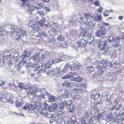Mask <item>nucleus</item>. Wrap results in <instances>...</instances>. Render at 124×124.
<instances>
[{"instance_id": "30", "label": "nucleus", "mask_w": 124, "mask_h": 124, "mask_svg": "<svg viewBox=\"0 0 124 124\" xmlns=\"http://www.w3.org/2000/svg\"><path fill=\"white\" fill-rule=\"evenodd\" d=\"M57 39L60 41H62L64 40V38L62 35H59L58 36Z\"/></svg>"}, {"instance_id": "5", "label": "nucleus", "mask_w": 124, "mask_h": 124, "mask_svg": "<svg viewBox=\"0 0 124 124\" xmlns=\"http://www.w3.org/2000/svg\"><path fill=\"white\" fill-rule=\"evenodd\" d=\"M107 33L106 29L105 28H104L97 30L95 32V35L98 37H101L106 34Z\"/></svg>"}, {"instance_id": "54", "label": "nucleus", "mask_w": 124, "mask_h": 124, "mask_svg": "<svg viewBox=\"0 0 124 124\" xmlns=\"http://www.w3.org/2000/svg\"><path fill=\"white\" fill-rule=\"evenodd\" d=\"M28 108V107L27 106H25L23 107V109H26Z\"/></svg>"}, {"instance_id": "51", "label": "nucleus", "mask_w": 124, "mask_h": 124, "mask_svg": "<svg viewBox=\"0 0 124 124\" xmlns=\"http://www.w3.org/2000/svg\"><path fill=\"white\" fill-rule=\"evenodd\" d=\"M43 1L44 2H46V3H48L49 2L50 0H41Z\"/></svg>"}, {"instance_id": "15", "label": "nucleus", "mask_w": 124, "mask_h": 124, "mask_svg": "<svg viewBox=\"0 0 124 124\" xmlns=\"http://www.w3.org/2000/svg\"><path fill=\"white\" fill-rule=\"evenodd\" d=\"M106 117L107 120L109 121L112 120L114 118L112 113L111 112H110L108 114V115H107Z\"/></svg>"}, {"instance_id": "58", "label": "nucleus", "mask_w": 124, "mask_h": 124, "mask_svg": "<svg viewBox=\"0 0 124 124\" xmlns=\"http://www.w3.org/2000/svg\"><path fill=\"white\" fill-rule=\"evenodd\" d=\"M50 61H49V62H47L46 63V64H45V66H46V65H48V64H49L50 63Z\"/></svg>"}, {"instance_id": "36", "label": "nucleus", "mask_w": 124, "mask_h": 124, "mask_svg": "<svg viewBox=\"0 0 124 124\" xmlns=\"http://www.w3.org/2000/svg\"><path fill=\"white\" fill-rule=\"evenodd\" d=\"M33 107L32 105L30 104L28 106V108L29 110H33L34 109L32 108Z\"/></svg>"}, {"instance_id": "37", "label": "nucleus", "mask_w": 124, "mask_h": 124, "mask_svg": "<svg viewBox=\"0 0 124 124\" xmlns=\"http://www.w3.org/2000/svg\"><path fill=\"white\" fill-rule=\"evenodd\" d=\"M71 70L74 71L77 69V68L76 66L75 65H73L71 67Z\"/></svg>"}, {"instance_id": "11", "label": "nucleus", "mask_w": 124, "mask_h": 124, "mask_svg": "<svg viewBox=\"0 0 124 124\" xmlns=\"http://www.w3.org/2000/svg\"><path fill=\"white\" fill-rule=\"evenodd\" d=\"M33 66L34 68L33 70L34 71H36L38 70L41 67H42V64L41 63H36V64H33Z\"/></svg>"}, {"instance_id": "61", "label": "nucleus", "mask_w": 124, "mask_h": 124, "mask_svg": "<svg viewBox=\"0 0 124 124\" xmlns=\"http://www.w3.org/2000/svg\"><path fill=\"white\" fill-rule=\"evenodd\" d=\"M66 83H63L62 84V85L63 86H66Z\"/></svg>"}, {"instance_id": "21", "label": "nucleus", "mask_w": 124, "mask_h": 124, "mask_svg": "<svg viewBox=\"0 0 124 124\" xmlns=\"http://www.w3.org/2000/svg\"><path fill=\"white\" fill-rule=\"evenodd\" d=\"M84 16L87 19V20L92 17V16L90 14L86 13H85Z\"/></svg>"}, {"instance_id": "62", "label": "nucleus", "mask_w": 124, "mask_h": 124, "mask_svg": "<svg viewBox=\"0 0 124 124\" xmlns=\"http://www.w3.org/2000/svg\"><path fill=\"white\" fill-rule=\"evenodd\" d=\"M8 85L10 87H11L12 86H13V85L12 84L10 83L8 84Z\"/></svg>"}, {"instance_id": "1", "label": "nucleus", "mask_w": 124, "mask_h": 124, "mask_svg": "<svg viewBox=\"0 0 124 124\" xmlns=\"http://www.w3.org/2000/svg\"><path fill=\"white\" fill-rule=\"evenodd\" d=\"M108 66L112 67L111 62L109 61L107 62L105 60L102 61L96 67V69L99 70L93 75L95 78H97L98 77L101 75L105 70V69L104 68L105 67Z\"/></svg>"}, {"instance_id": "49", "label": "nucleus", "mask_w": 124, "mask_h": 124, "mask_svg": "<svg viewBox=\"0 0 124 124\" xmlns=\"http://www.w3.org/2000/svg\"><path fill=\"white\" fill-rule=\"evenodd\" d=\"M29 124H40L39 123H37L36 124L35 122H31L29 123Z\"/></svg>"}, {"instance_id": "16", "label": "nucleus", "mask_w": 124, "mask_h": 124, "mask_svg": "<svg viewBox=\"0 0 124 124\" xmlns=\"http://www.w3.org/2000/svg\"><path fill=\"white\" fill-rule=\"evenodd\" d=\"M23 102L22 101L19 102L18 101H16V107H18L23 105Z\"/></svg>"}, {"instance_id": "32", "label": "nucleus", "mask_w": 124, "mask_h": 124, "mask_svg": "<svg viewBox=\"0 0 124 124\" xmlns=\"http://www.w3.org/2000/svg\"><path fill=\"white\" fill-rule=\"evenodd\" d=\"M62 96L64 98H67L69 96V94L68 93H65L63 94Z\"/></svg>"}, {"instance_id": "45", "label": "nucleus", "mask_w": 124, "mask_h": 124, "mask_svg": "<svg viewBox=\"0 0 124 124\" xmlns=\"http://www.w3.org/2000/svg\"><path fill=\"white\" fill-rule=\"evenodd\" d=\"M38 13L41 16L44 15H45V14L43 12L38 11Z\"/></svg>"}, {"instance_id": "2", "label": "nucleus", "mask_w": 124, "mask_h": 124, "mask_svg": "<svg viewBox=\"0 0 124 124\" xmlns=\"http://www.w3.org/2000/svg\"><path fill=\"white\" fill-rule=\"evenodd\" d=\"M101 95L99 93L96 94H93L91 96L92 99H93L95 103H94V106L93 107V109L94 110L96 109L98 105L100 104L102 98H100Z\"/></svg>"}, {"instance_id": "9", "label": "nucleus", "mask_w": 124, "mask_h": 124, "mask_svg": "<svg viewBox=\"0 0 124 124\" xmlns=\"http://www.w3.org/2000/svg\"><path fill=\"white\" fill-rule=\"evenodd\" d=\"M57 104L56 103H54L49 105L48 108V111L50 112L53 111L57 107Z\"/></svg>"}, {"instance_id": "28", "label": "nucleus", "mask_w": 124, "mask_h": 124, "mask_svg": "<svg viewBox=\"0 0 124 124\" xmlns=\"http://www.w3.org/2000/svg\"><path fill=\"white\" fill-rule=\"evenodd\" d=\"M38 23H39L38 25H39L40 26H42L44 23V22L43 20H41L38 21Z\"/></svg>"}, {"instance_id": "57", "label": "nucleus", "mask_w": 124, "mask_h": 124, "mask_svg": "<svg viewBox=\"0 0 124 124\" xmlns=\"http://www.w3.org/2000/svg\"><path fill=\"white\" fill-rule=\"evenodd\" d=\"M121 39H124V36L123 35H121Z\"/></svg>"}, {"instance_id": "22", "label": "nucleus", "mask_w": 124, "mask_h": 124, "mask_svg": "<svg viewBox=\"0 0 124 124\" xmlns=\"http://www.w3.org/2000/svg\"><path fill=\"white\" fill-rule=\"evenodd\" d=\"M93 41H94L96 42L98 44H101L102 42L101 41V39H97V40H93L91 42H89V43L90 44H92L91 42H93Z\"/></svg>"}, {"instance_id": "43", "label": "nucleus", "mask_w": 124, "mask_h": 124, "mask_svg": "<svg viewBox=\"0 0 124 124\" xmlns=\"http://www.w3.org/2000/svg\"><path fill=\"white\" fill-rule=\"evenodd\" d=\"M80 19V21H78V22L81 23H83V18L82 17H81Z\"/></svg>"}, {"instance_id": "13", "label": "nucleus", "mask_w": 124, "mask_h": 124, "mask_svg": "<svg viewBox=\"0 0 124 124\" xmlns=\"http://www.w3.org/2000/svg\"><path fill=\"white\" fill-rule=\"evenodd\" d=\"M106 44L105 42H104L103 44H101V43L99 44L98 46V47L100 49L101 51L105 50L106 46Z\"/></svg>"}, {"instance_id": "60", "label": "nucleus", "mask_w": 124, "mask_h": 124, "mask_svg": "<svg viewBox=\"0 0 124 124\" xmlns=\"http://www.w3.org/2000/svg\"><path fill=\"white\" fill-rule=\"evenodd\" d=\"M103 15H104V16L105 17L107 16H108L109 15L108 14H106L105 13H103Z\"/></svg>"}, {"instance_id": "41", "label": "nucleus", "mask_w": 124, "mask_h": 124, "mask_svg": "<svg viewBox=\"0 0 124 124\" xmlns=\"http://www.w3.org/2000/svg\"><path fill=\"white\" fill-rule=\"evenodd\" d=\"M5 85V83L4 82L0 81V86H3Z\"/></svg>"}, {"instance_id": "35", "label": "nucleus", "mask_w": 124, "mask_h": 124, "mask_svg": "<svg viewBox=\"0 0 124 124\" xmlns=\"http://www.w3.org/2000/svg\"><path fill=\"white\" fill-rule=\"evenodd\" d=\"M93 3L96 6H100V4L98 1L94 2Z\"/></svg>"}, {"instance_id": "34", "label": "nucleus", "mask_w": 124, "mask_h": 124, "mask_svg": "<svg viewBox=\"0 0 124 124\" xmlns=\"http://www.w3.org/2000/svg\"><path fill=\"white\" fill-rule=\"evenodd\" d=\"M24 88H28L27 89H25L28 90L29 89H30L31 88V86L29 84H27L25 86H24Z\"/></svg>"}, {"instance_id": "6", "label": "nucleus", "mask_w": 124, "mask_h": 124, "mask_svg": "<svg viewBox=\"0 0 124 124\" xmlns=\"http://www.w3.org/2000/svg\"><path fill=\"white\" fill-rule=\"evenodd\" d=\"M7 52H5L3 53V63L4 62V61L8 60L9 59H10L11 58V54L10 53L8 52V53L6 54Z\"/></svg>"}, {"instance_id": "23", "label": "nucleus", "mask_w": 124, "mask_h": 124, "mask_svg": "<svg viewBox=\"0 0 124 124\" xmlns=\"http://www.w3.org/2000/svg\"><path fill=\"white\" fill-rule=\"evenodd\" d=\"M77 85L78 86V87H82L83 88L85 89H86V86L85 84L79 83H78Z\"/></svg>"}, {"instance_id": "63", "label": "nucleus", "mask_w": 124, "mask_h": 124, "mask_svg": "<svg viewBox=\"0 0 124 124\" xmlns=\"http://www.w3.org/2000/svg\"><path fill=\"white\" fill-rule=\"evenodd\" d=\"M117 39L119 40H120V38H119V37L118 36H117Z\"/></svg>"}, {"instance_id": "53", "label": "nucleus", "mask_w": 124, "mask_h": 124, "mask_svg": "<svg viewBox=\"0 0 124 124\" xmlns=\"http://www.w3.org/2000/svg\"><path fill=\"white\" fill-rule=\"evenodd\" d=\"M21 1L23 3H25L27 2V0H21Z\"/></svg>"}, {"instance_id": "56", "label": "nucleus", "mask_w": 124, "mask_h": 124, "mask_svg": "<svg viewBox=\"0 0 124 124\" xmlns=\"http://www.w3.org/2000/svg\"><path fill=\"white\" fill-rule=\"evenodd\" d=\"M66 86H68L70 85V83H66Z\"/></svg>"}, {"instance_id": "25", "label": "nucleus", "mask_w": 124, "mask_h": 124, "mask_svg": "<svg viewBox=\"0 0 124 124\" xmlns=\"http://www.w3.org/2000/svg\"><path fill=\"white\" fill-rule=\"evenodd\" d=\"M74 106L73 105H71L69 108V111L70 112H73L74 109Z\"/></svg>"}, {"instance_id": "14", "label": "nucleus", "mask_w": 124, "mask_h": 124, "mask_svg": "<svg viewBox=\"0 0 124 124\" xmlns=\"http://www.w3.org/2000/svg\"><path fill=\"white\" fill-rule=\"evenodd\" d=\"M40 113L45 117H46L48 116L47 112L45 109L42 110L40 111Z\"/></svg>"}, {"instance_id": "4", "label": "nucleus", "mask_w": 124, "mask_h": 124, "mask_svg": "<svg viewBox=\"0 0 124 124\" xmlns=\"http://www.w3.org/2000/svg\"><path fill=\"white\" fill-rule=\"evenodd\" d=\"M76 43L78 45L77 47L84 48L86 46L87 42L84 39H81L77 41Z\"/></svg>"}, {"instance_id": "47", "label": "nucleus", "mask_w": 124, "mask_h": 124, "mask_svg": "<svg viewBox=\"0 0 124 124\" xmlns=\"http://www.w3.org/2000/svg\"><path fill=\"white\" fill-rule=\"evenodd\" d=\"M102 8L101 7H100L98 8V11L101 13L102 11Z\"/></svg>"}, {"instance_id": "20", "label": "nucleus", "mask_w": 124, "mask_h": 124, "mask_svg": "<svg viewBox=\"0 0 124 124\" xmlns=\"http://www.w3.org/2000/svg\"><path fill=\"white\" fill-rule=\"evenodd\" d=\"M39 55L38 53L34 55L33 57V59L34 61H36L39 58Z\"/></svg>"}, {"instance_id": "17", "label": "nucleus", "mask_w": 124, "mask_h": 124, "mask_svg": "<svg viewBox=\"0 0 124 124\" xmlns=\"http://www.w3.org/2000/svg\"><path fill=\"white\" fill-rule=\"evenodd\" d=\"M94 26L93 24L91 22L88 23V24L86 25V27L89 29H93Z\"/></svg>"}, {"instance_id": "39", "label": "nucleus", "mask_w": 124, "mask_h": 124, "mask_svg": "<svg viewBox=\"0 0 124 124\" xmlns=\"http://www.w3.org/2000/svg\"><path fill=\"white\" fill-rule=\"evenodd\" d=\"M46 70L45 69H40L39 70V72L42 73L43 72H45L46 71Z\"/></svg>"}, {"instance_id": "55", "label": "nucleus", "mask_w": 124, "mask_h": 124, "mask_svg": "<svg viewBox=\"0 0 124 124\" xmlns=\"http://www.w3.org/2000/svg\"><path fill=\"white\" fill-rule=\"evenodd\" d=\"M98 20H101V17L100 16H98Z\"/></svg>"}, {"instance_id": "29", "label": "nucleus", "mask_w": 124, "mask_h": 124, "mask_svg": "<svg viewBox=\"0 0 124 124\" xmlns=\"http://www.w3.org/2000/svg\"><path fill=\"white\" fill-rule=\"evenodd\" d=\"M119 115L120 116H124V109H122L120 111Z\"/></svg>"}, {"instance_id": "42", "label": "nucleus", "mask_w": 124, "mask_h": 124, "mask_svg": "<svg viewBox=\"0 0 124 124\" xmlns=\"http://www.w3.org/2000/svg\"><path fill=\"white\" fill-rule=\"evenodd\" d=\"M44 10L46 11H48L49 12L50 11V9L47 7H45L44 8Z\"/></svg>"}, {"instance_id": "24", "label": "nucleus", "mask_w": 124, "mask_h": 124, "mask_svg": "<svg viewBox=\"0 0 124 124\" xmlns=\"http://www.w3.org/2000/svg\"><path fill=\"white\" fill-rule=\"evenodd\" d=\"M18 86L19 88L20 89H27L28 88H24V85L22 83H20L18 84Z\"/></svg>"}, {"instance_id": "3", "label": "nucleus", "mask_w": 124, "mask_h": 124, "mask_svg": "<svg viewBox=\"0 0 124 124\" xmlns=\"http://www.w3.org/2000/svg\"><path fill=\"white\" fill-rule=\"evenodd\" d=\"M14 31L15 32L14 33V37L17 41H19L21 39V34L20 33L21 32V30L19 28H16L15 29Z\"/></svg>"}, {"instance_id": "48", "label": "nucleus", "mask_w": 124, "mask_h": 124, "mask_svg": "<svg viewBox=\"0 0 124 124\" xmlns=\"http://www.w3.org/2000/svg\"><path fill=\"white\" fill-rule=\"evenodd\" d=\"M118 18L120 20H122L123 18V17L122 16H120L118 17Z\"/></svg>"}, {"instance_id": "19", "label": "nucleus", "mask_w": 124, "mask_h": 124, "mask_svg": "<svg viewBox=\"0 0 124 124\" xmlns=\"http://www.w3.org/2000/svg\"><path fill=\"white\" fill-rule=\"evenodd\" d=\"M82 78L79 77H78L77 78H74L73 80L77 82H80L82 80Z\"/></svg>"}, {"instance_id": "38", "label": "nucleus", "mask_w": 124, "mask_h": 124, "mask_svg": "<svg viewBox=\"0 0 124 124\" xmlns=\"http://www.w3.org/2000/svg\"><path fill=\"white\" fill-rule=\"evenodd\" d=\"M102 117V114L100 113L98 114L97 116V118L98 119H100Z\"/></svg>"}, {"instance_id": "64", "label": "nucleus", "mask_w": 124, "mask_h": 124, "mask_svg": "<svg viewBox=\"0 0 124 124\" xmlns=\"http://www.w3.org/2000/svg\"><path fill=\"white\" fill-rule=\"evenodd\" d=\"M118 46V44H116V45H115V47H116Z\"/></svg>"}, {"instance_id": "52", "label": "nucleus", "mask_w": 124, "mask_h": 124, "mask_svg": "<svg viewBox=\"0 0 124 124\" xmlns=\"http://www.w3.org/2000/svg\"><path fill=\"white\" fill-rule=\"evenodd\" d=\"M59 106L61 109H62L64 108V106L63 104L60 105Z\"/></svg>"}, {"instance_id": "8", "label": "nucleus", "mask_w": 124, "mask_h": 124, "mask_svg": "<svg viewBox=\"0 0 124 124\" xmlns=\"http://www.w3.org/2000/svg\"><path fill=\"white\" fill-rule=\"evenodd\" d=\"M38 89L37 86L34 85L32 87H31L30 91L28 92V93L32 94L35 93L37 92Z\"/></svg>"}, {"instance_id": "40", "label": "nucleus", "mask_w": 124, "mask_h": 124, "mask_svg": "<svg viewBox=\"0 0 124 124\" xmlns=\"http://www.w3.org/2000/svg\"><path fill=\"white\" fill-rule=\"evenodd\" d=\"M54 71V70H49L48 71H47L46 72V74H47L49 75L51 74V73L53 72Z\"/></svg>"}, {"instance_id": "10", "label": "nucleus", "mask_w": 124, "mask_h": 124, "mask_svg": "<svg viewBox=\"0 0 124 124\" xmlns=\"http://www.w3.org/2000/svg\"><path fill=\"white\" fill-rule=\"evenodd\" d=\"M76 72H74L72 73L70 72V74H68L62 77V78L63 79H65L70 78L71 77L72 78L73 77V75L77 74H76Z\"/></svg>"}, {"instance_id": "31", "label": "nucleus", "mask_w": 124, "mask_h": 124, "mask_svg": "<svg viewBox=\"0 0 124 124\" xmlns=\"http://www.w3.org/2000/svg\"><path fill=\"white\" fill-rule=\"evenodd\" d=\"M72 103V101L71 100H69L67 101L66 103V105L69 106Z\"/></svg>"}, {"instance_id": "59", "label": "nucleus", "mask_w": 124, "mask_h": 124, "mask_svg": "<svg viewBox=\"0 0 124 124\" xmlns=\"http://www.w3.org/2000/svg\"><path fill=\"white\" fill-rule=\"evenodd\" d=\"M104 24L106 26H108L109 25V24L108 23H104Z\"/></svg>"}, {"instance_id": "18", "label": "nucleus", "mask_w": 124, "mask_h": 124, "mask_svg": "<svg viewBox=\"0 0 124 124\" xmlns=\"http://www.w3.org/2000/svg\"><path fill=\"white\" fill-rule=\"evenodd\" d=\"M64 70H60L58 71L57 74H58V77H59L62 76L65 73Z\"/></svg>"}, {"instance_id": "7", "label": "nucleus", "mask_w": 124, "mask_h": 124, "mask_svg": "<svg viewBox=\"0 0 124 124\" xmlns=\"http://www.w3.org/2000/svg\"><path fill=\"white\" fill-rule=\"evenodd\" d=\"M31 54V53L30 52H28L27 50H25L23 54L22 60L23 61L25 62L27 60L26 59L29 57Z\"/></svg>"}, {"instance_id": "33", "label": "nucleus", "mask_w": 124, "mask_h": 124, "mask_svg": "<svg viewBox=\"0 0 124 124\" xmlns=\"http://www.w3.org/2000/svg\"><path fill=\"white\" fill-rule=\"evenodd\" d=\"M85 31L82 30V31L80 33V35L82 36L83 37H84L85 36Z\"/></svg>"}, {"instance_id": "12", "label": "nucleus", "mask_w": 124, "mask_h": 124, "mask_svg": "<svg viewBox=\"0 0 124 124\" xmlns=\"http://www.w3.org/2000/svg\"><path fill=\"white\" fill-rule=\"evenodd\" d=\"M73 91L74 92L76 93H82L85 92L84 90L81 88L77 89L75 88L73 89Z\"/></svg>"}, {"instance_id": "26", "label": "nucleus", "mask_w": 124, "mask_h": 124, "mask_svg": "<svg viewBox=\"0 0 124 124\" xmlns=\"http://www.w3.org/2000/svg\"><path fill=\"white\" fill-rule=\"evenodd\" d=\"M87 69L90 73H91L92 71H93L94 68L92 66H89L87 67Z\"/></svg>"}, {"instance_id": "46", "label": "nucleus", "mask_w": 124, "mask_h": 124, "mask_svg": "<svg viewBox=\"0 0 124 124\" xmlns=\"http://www.w3.org/2000/svg\"><path fill=\"white\" fill-rule=\"evenodd\" d=\"M70 67V66L69 65H68V64H66L65 65V68L66 69H68V68Z\"/></svg>"}, {"instance_id": "44", "label": "nucleus", "mask_w": 124, "mask_h": 124, "mask_svg": "<svg viewBox=\"0 0 124 124\" xmlns=\"http://www.w3.org/2000/svg\"><path fill=\"white\" fill-rule=\"evenodd\" d=\"M81 124H86V121L84 120V118H83V120H81Z\"/></svg>"}, {"instance_id": "50", "label": "nucleus", "mask_w": 124, "mask_h": 124, "mask_svg": "<svg viewBox=\"0 0 124 124\" xmlns=\"http://www.w3.org/2000/svg\"><path fill=\"white\" fill-rule=\"evenodd\" d=\"M79 97L78 95H75L74 97V99H76L77 100L78 99V98Z\"/></svg>"}, {"instance_id": "27", "label": "nucleus", "mask_w": 124, "mask_h": 124, "mask_svg": "<svg viewBox=\"0 0 124 124\" xmlns=\"http://www.w3.org/2000/svg\"><path fill=\"white\" fill-rule=\"evenodd\" d=\"M116 106L115 105L113 106V107L111 108V110H113L115 109H116V110H118L121 107V106L120 105H119L118 106V108H116Z\"/></svg>"}]
</instances>
